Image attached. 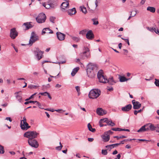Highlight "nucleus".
<instances>
[{"mask_svg":"<svg viewBox=\"0 0 159 159\" xmlns=\"http://www.w3.org/2000/svg\"><path fill=\"white\" fill-rule=\"evenodd\" d=\"M38 133L35 131H27L24 134V137L28 138V142L29 145L32 147L34 148H37L39 146V144L38 142L34 139L36 138Z\"/></svg>","mask_w":159,"mask_h":159,"instance_id":"1","label":"nucleus"},{"mask_svg":"<svg viewBox=\"0 0 159 159\" xmlns=\"http://www.w3.org/2000/svg\"><path fill=\"white\" fill-rule=\"evenodd\" d=\"M42 5L46 9H50L54 8L57 4L55 0H49L47 2L43 3Z\"/></svg>","mask_w":159,"mask_h":159,"instance_id":"2","label":"nucleus"},{"mask_svg":"<svg viewBox=\"0 0 159 159\" xmlns=\"http://www.w3.org/2000/svg\"><path fill=\"white\" fill-rule=\"evenodd\" d=\"M101 93V91L100 90L98 89H93L90 91L89 96L90 98H96L99 96Z\"/></svg>","mask_w":159,"mask_h":159,"instance_id":"3","label":"nucleus"},{"mask_svg":"<svg viewBox=\"0 0 159 159\" xmlns=\"http://www.w3.org/2000/svg\"><path fill=\"white\" fill-rule=\"evenodd\" d=\"M103 70H99L97 74V77L99 80V81L101 83H107V79L103 75Z\"/></svg>","mask_w":159,"mask_h":159,"instance_id":"4","label":"nucleus"},{"mask_svg":"<svg viewBox=\"0 0 159 159\" xmlns=\"http://www.w3.org/2000/svg\"><path fill=\"white\" fill-rule=\"evenodd\" d=\"M20 127L23 130H26L30 127L26 122V120L25 117H24L23 119L21 120Z\"/></svg>","mask_w":159,"mask_h":159,"instance_id":"5","label":"nucleus"},{"mask_svg":"<svg viewBox=\"0 0 159 159\" xmlns=\"http://www.w3.org/2000/svg\"><path fill=\"white\" fill-rule=\"evenodd\" d=\"M46 19V16L45 14L41 13L36 18L37 22L39 23H42L45 22Z\"/></svg>","mask_w":159,"mask_h":159,"instance_id":"6","label":"nucleus"},{"mask_svg":"<svg viewBox=\"0 0 159 159\" xmlns=\"http://www.w3.org/2000/svg\"><path fill=\"white\" fill-rule=\"evenodd\" d=\"M33 52L35 57L38 60H40L42 57L43 52L38 48H34Z\"/></svg>","mask_w":159,"mask_h":159,"instance_id":"7","label":"nucleus"},{"mask_svg":"<svg viewBox=\"0 0 159 159\" xmlns=\"http://www.w3.org/2000/svg\"><path fill=\"white\" fill-rule=\"evenodd\" d=\"M38 40H39L38 36L35 34L34 32H32L31 33L30 39L29 40V44L32 45L34 43Z\"/></svg>","mask_w":159,"mask_h":159,"instance_id":"8","label":"nucleus"},{"mask_svg":"<svg viewBox=\"0 0 159 159\" xmlns=\"http://www.w3.org/2000/svg\"><path fill=\"white\" fill-rule=\"evenodd\" d=\"M83 49L84 52L81 53V58L83 59H84V57L88 58L90 55V50L88 47H84Z\"/></svg>","mask_w":159,"mask_h":159,"instance_id":"9","label":"nucleus"},{"mask_svg":"<svg viewBox=\"0 0 159 159\" xmlns=\"http://www.w3.org/2000/svg\"><path fill=\"white\" fill-rule=\"evenodd\" d=\"M69 3L68 1L63 2L61 5V10L63 12H66V9L68 8Z\"/></svg>","mask_w":159,"mask_h":159,"instance_id":"10","label":"nucleus"},{"mask_svg":"<svg viewBox=\"0 0 159 159\" xmlns=\"http://www.w3.org/2000/svg\"><path fill=\"white\" fill-rule=\"evenodd\" d=\"M18 35V33L16 31L15 28H13L11 29L10 31V36L13 39H15Z\"/></svg>","mask_w":159,"mask_h":159,"instance_id":"11","label":"nucleus"},{"mask_svg":"<svg viewBox=\"0 0 159 159\" xmlns=\"http://www.w3.org/2000/svg\"><path fill=\"white\" fill-rule=\"evenodd\" d=\"M132 102L134 109H139L140 107L141 104L139 102L136 101L135 100H132Z\"/></svg>","mask_w":159,"mask_h":159,"instance_id":"12","label":"nucleus"},{"mask_svg":"<svg viewBox=\"0 0 159 159\" xmlns=\"http://www.w3.org/2000/svg\"><path fill=\"white\" fill-rule=\"evenodd\" d=\"M57 38L60 41L63 40L65 38L66 35L60 32H57L56 33Z\"/></svg>","mask_w":159,"mask_h":159,"instance_id":"13","label":"nucleus"},{"mask_svg":"<svg viewBox=\"0 0 159 159\" xmlns=\"http://www.w3.org/2000/svg\"><path fill=\"white\" fill-rule=\"evenodd\" d=\"M97 113L99 115L103 116L106 114L107 111L101 108H98L96 110Z\"/></svg>","mask_w":159,"mask_h":159,"instance_id":"14","label":"nucleus"},{"mask_svg":"<svg viewBox=\"0 0 159 159\" xmlns=\"http://www.w3.org/2000/svg\"><path fill=\"white\" fill-rule=\"evenodd\" d=\"M87 74L88 77L90 78H92L95 76V73L93 70H91L90 69H87Z\"/></svg>","mask_w":159,"mask_h":159,"instance_id":"15","label":"nucleus"},{"mask_svg":"<svg viewBox=\"0 0 159 159\" xmlns=\"http://www.w3.org/2000/svg\"><path fill=\"white\" fill-rule=\"evenodd\" d=\"M86 37L89 40H92L94 38V35L92 30H90L86 34Z\"/></svg>","mask_w":159,"mask_h":159,"instance_id":"16","label":"nucleus"},{"mask_svg":"<svg viewBox=\"0 0 159 159\" xmlns=\"http://www.w3.org/2000/svg\"><path fill=\"white\" fill-rule=\"evenodd\" d=\"M87 69H90L91 70H93L94 71L95 69H96L97 67V66L96 64L89 63L87 65Z\"/></svg>","mask_w":159,"mask_h":159,"instance_id":"17","label":"nucleus"},{"mask_svg":"<svg viewBox=\"0 0 159 159\" xmlns=\"http://www.w3.org/2000/svg\"><path fill=\"white\" fill-rule=\"evenodd\" d=\"M132 107V105L131 104H129L122 107L121 110L123 111L127 112L130 110L131 109Z\"/></svg>","mask_w":159,"mask_h":159,"instance_id":"18","label":"nucleus"},{"mask_svg":"<svg viewBox=\"0 0 159 159\" xmlns=\"http://www.w3.org/2000/svg\"><path fill=\"white\" fill-rule=\"evenodd\" d=\"M66 11L67 12L68 14L70 16L74 15L76 12V9L74 7L71 9L66 10Z\"/></svg>","mask_w":159,"mask_h":159,"instance_id":"19","label":"nucleus"},{"mask_svg":"<svg viewBox=\"0 0 159 159\" xmlns=\"http://www.w3.org/2000/svg\"><path fill=\"white\" fill-rule=\"evenodd\" d=\"M45 33L52 34L53 31L48 28H44L42 30V34H43Z\"/></svg>","mask_w":159,"mask_h":159,"instance_id":"20","label":"nucleus"},{"mask_svg":"<svg viewBox=\"0 0 159 159\" xmlns=\"http://www.w3.org/2000/svg\"><path fill=\"white\" fill-rule=\"evenodd\" d=\"M120 145V143H115L114 144L108 145L106 146V147L107 149V150L110 151L112 148L117 147Z\"/></svg>","mask_w":159,"mask_h":159,"instance_id":"21","label":"nucleus"},{"mask_svg":"<svg viewBox=\"0 0 159 159\" xmlns=\"http://www.w3.org/2000/svg\"><path fill=\"white\" fill-rule=\"evenodd\" d=\"M19 92H16L15 93L16 99L20 102H22V97L21 95L19 94Z\"/></svg>","mask_w":159,"mask_h":159,"instance_id":"22","label":"nucleus"},{"mask_svg":"<svg viewBox=\"0 0 159 159\" xmlns=\"http://www.w3.org/2000/svg\"><path fill=\"white\" fill-rule=\"evenodd\" d=\"M31 23V22L25 23L23 24V25L26 27V30H28L33 27V26L30 24Z\"/></svg>","mask_w":159,"mask_h":159,"instance_id":"23","label":"nucleus"},{"mask_svg":"<svg viewBox=\"0 0 159 159\" xmlns=\"http://www.w3.org/2000/svg\"><path fill=\"white\" fill-rule=\"evenodd\" d=\"M147 29L148 30L152 32H154L159 35V30L158 29L156 30L155 28H149V27H147Z\"/></svg>","mask_w":159,"mask_h":159,"instance_id":"24","label":"nucleus"},{"mask_svg":"<svg viewBox=\"0 0 159 159\" xmlns=\"http://www.w3.org/2000/svg\"><path fill=\"white\" fill-rule=\"evenodd\" d=\"M120 81V82H124L126 81L130 80V78L127 79L125 77L123 76H120L119 78Z\"/></svg>","mask_w":159,"mask_h":159,"instance_id":"25","label":"nucleus"},{"mask_svg":"<svg viewBox=\"0 0 159 159\" xmlns=\"http://www.w3.org/2000/svg\"><path fill=\"white\" fill-rule=\"evenodd\" d=\"M102 138L104 142H107L110 139V136L109 135L106 134H105V135H104L103 136Z\"/></svg>","mask_w":159,"mask_h":159,"instance_id":"26","label":"nucleus"},{"mask_svg":"<svg viewBox=\"0 0 159 159\" xmlns=\"http://www.w3.org/2000/svg\"><path fill=\"white\" fill-rule=\"evenodd\" d=\"M149 124H147L142 126L139 129L137 132H141L145 131V127H147L148 125Z\"/></svg>","mask_w":159,"mask_h":159,"instance_id":"27","label":"nucleus"},{"mask_svg":"<svg viewBox=\"0 0 159 159\" xmlns=\"http://www.w3.org/2000/svg\"><path fill=\"white\" fill-rule=\"evenodd\" d=\"M79 69V67H77L74 68L72 72L71 73V75L72 76H74L76 72L78 71Z\"/></svg>","mask_w":159,"mask_h":159,"instance_id":"28","label":"nucleus"},{"mask_svg":"<svg viewBox=\"0 0 159 159\" xmlns=\"http://www.w3.org/2000/svg\"><path fill=\"white\" fill-rule=\"evenodd\" d=\"M147 10L151 12L154 13L155 12L156 9L155 8L153 7H147Z\"/></svg>","mask_w":159,"mask_h":159,"instance_id":"29","label":"nucleus"},{"mask_svg":"<svg viewBox=\"0 0 159 159\" xmlns=\"http://www.w3.org/2000/svg\"><path fill=\"white\" fill-rule=\"evenodd\" d=\"M107 83H108V84H109L112 85L115 82H114V81L113 80V78L111 77V78H110L108 80H107Z\"/></svg>","mask_w":159,"mask_h":159,"instance_id":"30","label":"nucleus"},{"mask_svg":"<svg viewBox=\"0 0 159 159\" xmlns=\"http://www.w3.org/2000/svg\"><path fill=\"white\" fill-rule=\"evenodd\" d=\"M88 127L89 129V131L92 132H94L96 130L94 128H92V126L91 125L89 124V123L88 125Z\"/></svg>","mask_w":159,"mask_h":159,"instance_id":"31","label":"nucleus"},{"mask_svg":"<svg viewBox=\"0 0 159 159\" xmlns=\"http://www.w3.org/2000/svg\"><path fill=\"white\" fill-rule=\"evenodd\" d=\"M80 11H82L83 13L85 14L87 12V10L86 7L84 6H81L80 7Z\"/></svg>","mask_w":159,"mask_h":159,"instance_id":"32","label":"nucleus"},{"mask_svg":"<svg viewBox=\"0 0 159 159\" xmlns=\"http://www.w3.org/2000/svg\"><path fill=\"white\" fill-rule=\"evenodd\" d=\"M149 127L151 131H154L156 130L155 126H154L153 124H150Z\"/></svg>","mask_w":159,"mask_h":159,"instance_id":"33","label":"nucleus"},{"mask_svg":"<svg viewBox=\"0 0 159 159\" xmlns=\"http://www.w3.org/2000/svg\"><path fill=\"white\" fill-rule=\"evenodd\" d=\"M71 38H72V39L73 40H74L76 42H79L80 40V38L79 37L72 36V37Z\"/></svg>","mask_w":159,"mask_h":159,"instance_id":"34","label":"nucleus"},{"mask_svg":"<svg viewBox=\"0 0 159 159\" xmlns=\"http://www.w3.org/2000/svg\"><path fill=\"white\" fill-rule=\"evenodd\" d=\"M92 20L93 21V24L95 25H97L98 24V20H97L96 18H93L92 19Z\"/></svg>","mask_w":159,"mask_h":159,"instance_id":"35","label":"nucleus"},{"mask_svg":"<svg viewBox=\"0 0 159 159\" xmlns=\"http://www.w3.org/2000/svg\"><path fill=\"white\" fill-rule=\"evenodd\" d=\"M107 124V125H110L111 126H113L115 125V123L113 122L111 120H109Z\"/></svg>","mask_w":159,"mask_h":159,"instance_id":"36","label":"nucleus"},{"mask_svg":"<svg viewBox=\"0 0 159 159\" xmlns=\"http://www.w3.org/2000/svg\"><path fill=\"white\" fill-rule=\"evenodd\" d=\"M4 152V150L3 147L0 145V153L3 154Z\"/></svg>","mask_w":159,"mask_h":159,"instance_id":"37","label":"nucleus"},{"mask_svg":"<svg viewBox=\"0 0 159 159\" xmlns=\"http://www.w3.org/2000/svg\"><path fill=\"white\" fill-rule=\"evenodd\" d=\"M100 120L101 121V122H106L107 124L109 121V120L107 118L101 119Z\"/></svg>","mask_w":159,"mask_h":159,"instance_id":"38","label":"nucleus"},{"mask_svg":"<svg viewBox=\"0 0 159 159\" xmlns=\"http://www.w3.org/2000/svg\"><path fill=\"white\" fill-rule=\"evenodd\" d=\"M38 86L36 85H33L32 84H30L28 85V88L30 89H36L37 87Z\"/></svg>","mask_w":159,"mask_h":159,"instance_id":"39","label":"nucleus"},{"mask_svg":"<svg viewBox=\"0 0 159 159\" xmlns=\"http://www.w3.org/2000/svg\"><path fill=\"white\" fill-rule=\"evenodd\" d=\"M56 19V18L53 16H50L49 18V20L51 22L53 23H54V21Z\"/></svg>","mask_w":159,"mask_h":159,"instance_id":"40","label":"nucleus"},{"mask_svg":"<svg viewBox=\"0 0 159 159\" xmlns=\"http://www.w3.org/2000/svg\"><path fill=\"white\" fill-rule=\"evenodd\" d=\"M130 12V15L132 16V17L134 16L136 14V11H131Z\"/></svg>","mask_w":159,"mask_h":159,"instance_id":"41","label":"nucleus"},{"mask_svg":"<svg viewBox=\"0 0 159 159\" xmlns=\"http://www.w3.org/2000/svg\"><path fill=\"white\" fill-rule=\"evenodd\" d=\"M154 83L156 86L159 87V80H158L155 79Z\"/></svg>","mask_w":159,"mask_h":159,"instance_id":"42","label":"nucleus"},{"mask_svg":"<svg viewBox=\"0 0 159 159\" xmlns=\"http://www.w3.org/2000/svg\"><path fill=\"white\" fill-rule=\"evenodd\" d=\"M86 30H84L80 32L79 34L82 35H84L86 34Z\"/></svg>","mask_w":159,"mask_h":159,"instance_id":"43","label":"nucleus"},{"mask_svg":"<svg viewBox=\"0 0 159 159\" xmlns=\"http://www.w3.org/2000/svg\"><path fill=\"white\" fill-rule=\"evenodd\" d=\"M111 129L115 131H120V128H113Z\"/></svg>","mask_w":159,"mask_h":159,"instance_id":"44","label":"nucleus"},{"mask_svg":"<svg viewBox=\"0 0 159 159\" xmlns=\"http://www.w3.org/2000/svg\"><path fill=\"white\" fill-rule=\"evenodd\" d=\"M143 109H140L138 111L134 110V114L135 115H136L138 113L140 112L141 111H142Z\"/></svg>","mask_w":159,"mask_h":159,"instance_id":"45","label":"nucleus"},{"mask_svg":"<svg viewBox=\"0 0 159 159\" xmlns=\"http://www.w3.org/2000/svg\"><path fill=\"white\" fill-rule=\"evenodd\" d=\"M107 149L102 150V153L103 155H106L107 154Z\"/></svg>","mask_w":159,"mask_h":159,"instance_id":"46","label":"nucleus"},{"mask_svg":"<svg viewBox=\"0 0 159 159\" xmlns=\"http://www.w3.org/2000/svg\"><path fill=\"white\" fill-rule=\"evenodd\" d=\"M35 102H34V101H30L25 102L24 104L25 105H27L29 103H33V104H34L35 103Z\"/></svg>","mask_w":159,"mask_h":159,"instance_id":"47","label":"nucleus"},{"mask_svg":"<svg viewBox=\"0 0 159 159\" xmlns=\"http://www.w3.org/2000/svg\"><path fill=\"white\" fill-rule=\"evenodd\" d=\"M75 89L77 91V92L78 93V95L80 94V87L78 86H77L75 87Z\"/></svg>","mask_w":159,"mask_h":159,"instance_id":"48","label":"nucleus"},{"mask_svg":"<svg viewBox=\"0 0 159 159\" xmlns=\"http://www.w3.org/2000/svg\"><path fill=\"white\" fill-rule=\"evenodd\" d=\"M62 146H57L56 148V149L57 150L60 151L61 150Z\"/></svg>","mask_w":159,"mask_h":159,"instance_id":"49","label":"nucleus"},{"mask_svg":"<svg viewBox=\"0 0 159 159\" xmlns=\"http://www.w3.org/2000/svg\"><path fill=\"white\" fill-rule=\"evenodd\" d=\"M121 39H122L124 40L128 44V45H129V40L128 39H124V38H122V37H121Z\"/></svg>","mask_w":159,"mask_h":159,"instance_id":"50","label":"nucleus"},{"mask_svg":"<svg viewBox=\"0 0 159 159\" xmlns=\"http://www.w3.org/2000/svg\"><path fill=\"white\" fill-rule=\"evenodd\" d=\"M47 94H48V93L45 92L44 93H39V94H40L41 95H44V96H46L47 95Z\"/></svg>","mask_w":159,"mask_h":159,"instance_id":"51","label":"nucleus"},{"mask_svg":"<svg viewBox=\"0 0 159 159\" xmlns=\"http://www.w3.org/2000/svg\"><path fill=\"white\" fill-rule=\"evenodd\" d=\"M102 123H103V122H101V121L100 120L99 122V125H100V127H102L104 126H107V125H104L103 124H102Z\"/></svg>","mask_w":159,"mask_h":159,"instance_id":"52","label":"nucleus"},{"mask_svg":"<svg viewBox=\"0 0 159 159\" xmlns=\"http://www.w3.org/2000/svg\"><path fill=\"white\" fill-rule=\"evenodd\" d=\"M120 131H124L129 132L130 131L128 129H121L120 128Z\"/></svg>","mask_w":159,"mask_h":159,"instance_id":"53","label":"nucleus"},{"mask_svg":"<svg viewBox=\"0 0 159 159\" xmlns=\"http://www.w3.org/2000/svg\"><path fill=\"white\" fill-rule=\"evenodd\" d=\"M55 111L58 112H60L61 111H62L63 112L65 111L62 110V109L55 110Z\"/></svg>","mask_w":159,"mask_h":159,"instance_id":"54","label":"nucleus"},{"mask_svg":"<svg viewBox=\"0 0 159 159\" xmlns=\"http://www.w3.org/2000/svg\"><path fill=\"white\" fill-rule=\"evenodd\" d=\"M121 156L119 154L117 155V157L115 158L114 159H119L120 157Z\"/></svg>","mask_w":159,"mask_h":159,"instance_id":"55","label":"nucleus"},{"mask_svg":"<svg viewBox=\"0 0 159 159\" xmlns=\"http://www.w3.org/2000/svg\"><path fill=\"white\" fill-rule=\"evenodd\" d=\"M93 140V139L92 138H89L88 139V140L89 142H92Z\"/></svg>","mask_w":159,"mask_h":159,"instance_id":"56","label":"nucleus"},{"mask_svg":"<svg viewBox=\"0 0 159 159\" xmlns=\"http://www.w3.org/2000/svg\"><path fill=\"white\" fill-rule=\"evenodd\" d=\"M6 120H9L10 122H11L12 121V120L11 118L9 117H6Z\"/></svg>","mask_w":159,"mask_h":159,"instance_id":"57","label":"nucleus"},{"mask_svg":"<svg viewBox=\"0 0 159 159\" xmlns=\"http://www.w3.org/2000/svg\"><path fill=\"white\" fill-rule=\"evenodd\" d=\"M33 98V95H31L30 98H27L25 100V101H28L29 100Z\"/></svg>","mask_w":159,"mask_h":159,"instance_id":"58","label":"nucleus"},{"mask_svg":"<svg viewBox=\"0 0 159 159\" xmlns=\"http://www.w3.org/2000/svg\"><path fill=\"white\" fill-rule=\"evenodd\" d=\"M118 152L116 150H115L113 152L112 154L113 155H115Z\"/></svg>","mask_w":159,"mask_h":159,"instance_id":"59","label":"nucleus"},{"mask_svg":"<svg viewBox=\"0 0 159 159\" xmlns=\"http://www.w3.org/2000/svg\"><path fill=\"white\" fill-rule=\"evenodd\" d=\"M149 125L148 126H147V127H145V131H148L149 130V125L150 124H149Z\"/></svg>","mask_w":159,"mask_h":159,"instance_id":"60","label":"nucleus"},{"mask_svg":"<svg viewBox=\"0 0 159 159\" xmlns=\"http://www.w3.org/2000/svg\"><path fill=\"white\" fill-rule=\"evenodd\" d=\"M122 46V43H120L118 44V47L120 49L121 48Z\"/></svg>","mask_w":159,"mask_h":159,"instance_id":"61","label":"nucleus"},{"mask_svg":"<svg viewBox=\"0 0 159 159\" xmlns=\"http://www.w3.org/2000/svg\"><path fill=\"white\" fill-rule=\"evenodd\" d=\"M145 1H146V0H142L141 2H140V3L142 4H143L145 3Z\"/></svg>","mask_w":159,"mask_h":159,"instance_id":"62","label":"nucleus"},{"mask_svg":"<svg viewBox=\"0 0 159 159\" xmlns=\"http://www.w3.org/2000/svg\"><path fill=\"white\" fill-rule=\"evenodd\" d=\"M125 148H127L129 149L130 148V146L129 145H127L125 146Z\"/></svg>","mask_w":159,"mask_h":159,"instance_id":"63","label":"nucleus"},{"mask_svg":"<svg viewBox=\"0 0 159 159\" xmlns=\"http://www.w3.org/2000/svg\"><path fill=\"white\" fill-rule=\"evenodd\" d=\"M156 129H159V125H155Z\"/></svg>","mask_w":159,"mask_h":159,"instance_id":"64","label":"nucleus"}]
</instances>
